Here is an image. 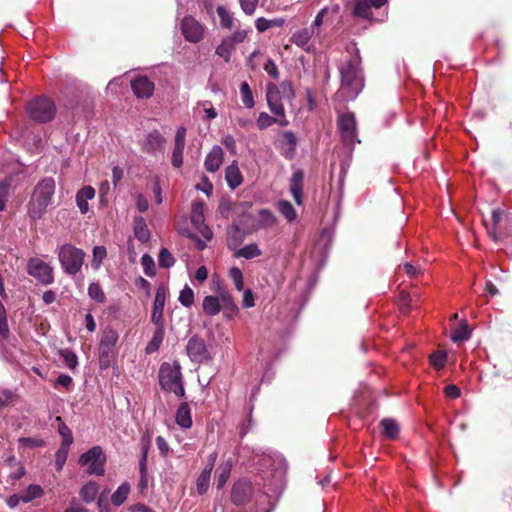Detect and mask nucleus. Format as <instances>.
Wrapping results in <instances>:
<instances>
[{"mask_svg":"<svg viewBox=\"0 0 512 512\" xmlns=\"http://www.w3.org/2000/svg\"><path fill=\"white\" fill-rule=\"evenodd\" d=\"M231 502L235 506H245L253 502L255 512H270L269 496L262 491H255L252 482L246 478L235 481L230 493Z\"/></svg>","mask_w":512,"mask_h":512,"instance_id":"f257e3e1","label":"nucleus"},{"mask_svg":"<svg viewBox=\"0 0 512 512\" xmlns=\"http://www.w3.org/2000/svg\"><path fill=\"white\" fill-rule=\"evenodd\" d=\"M56 184L52 177L41 179L33 189L27 204V214L33 220H38L46 213L53 202Z\"/></svg>","mask_w":512,"mask_h":512,"instance_id":"f03ea898","label":"nucleus"},{"mask_svg":"<svg viewBox=\"0 0 512 512\" xmlns=\"http://www.w3.org/2000/svg\"><path fill=\"white\" fill-rule=\"evenodd\" d=\"M359 64L357 59H350L339 68L341 87L338 93L343 94L346 99H355L364 87V78Z\"/></svg>","mask_w":512,"mask_h":512,"instance_id":"7ed1b4c3","label":"nucleus"},{"mask_svg":"<svg viewBox=\"0 0 512 512\" xmlns=\"http://www.w3.org/2000/svg\"><path fill=\"white\" fill-rule=\"evenodd\" d=\"M266 100L270 111L276 116L272 117L266 112H261L257 118V127L265 130L273 124L277 123L282 127L289 124L286 118L283 103L279 102V93L275 83H268L266 86Z\"/></svg>","mask_w":512,"mask_h":512,"instance_id":"20e7f679","label":"nucleus"},{"mask_svg":"<svg viewBox=\"0 0 512 512\" xmlns=\"http://www.w3.org/2000/svg\"><path fill=\"white\" fill-rule=\"evenodd\" d=\"M158 378L162 390L173 392L178 398H185L181 365L177 361L162 363L159 368Z\"/></svg>","mask_w":512,"mask_h":512,"instance_id":"39448f33","label":"nucleus"},{"mask_svg":"<svg viewBox=\"0 0 512 512\" xmlns=\"http://www.w3.org/2000/svg\"><path fill=\"white\" fill-rule=\"evenodd\" d=\"M56 111L55 103L46 96H38L30 100L26 105V112L29 118L41 124L52 121Z\"/></svg>","mask_w":512,"mask_h":512,"instance_id":"423d86ee","label":"nucleus"},{"mask_svg":"<svg viewBox=\"0 0 512 512\" xmlns=\"http://www.w3.org/2000/svg\"><path fill=\"white\" fill-rule=\"evenodd\" d=\"M85 252L72 244H63L58 249V259L65 273L76 275L82 268Z\"/></svg>","mask_w":512,"mask_h":512,"instance_id":"0eeeda50","label":"nucleus"},{"mask_svg":"<svg viewBox=\"0 0 512 512\" xmlns=\"http://www.w3.org/2000/svg\"><path fill=\"white\" fill-rule=\"evenodd\" d=\"M119 340L118 332L113 328L103 331L99 343V361L102 369L108 368L118 354L116 344Z\"/></svg>","mask_w":512,"mask_h":512,"instance_id":"6e6552de","label":"nucleus"},{"mask_svg":"<svg viewBox=\"0 0 512 512\" xmlns=\"http://www.w3.org/2000/svg\"><path fill=\"white\" fill-rule=\"evenodd\" d=\"M27 273L45 286L51 285L55 280L54 268L37 257L28 260Z\"/></svg>","mask_w":512,"mask_h":512,"instance_id":"1a4fd4ad","label":"nucleus"},{"mask_svg":"<svg viewBox=\"0 0 512 512\" xmlns=\"http://www.w3.org/2000/svg\"><path fill=\"white\" fill-rule=\"evenodd\" d=\"M105 462L106 457L103 455V450L100 446L90 448L79 458V464L82 466H88V473L97 476H102L104 474Z\"/></svg>","mask_w":512,"mask_h":512,"instance_id":"9d476101","label":"nucleus"},{"mask_svg":"<svg viewBox=\"0 0 512 512\" xmlns=\"http://www.w3.org/2000/svg\"><path fill=\"white\" fill-rule=\"evenodd\" d=\"M337 124L342 141L345 144H353L356 140V119L354 114L347 112L340 115Z\"/></svg>","mask_w":512,"mask_h":512,"instance_id":"9b49d317","label":"nucleus"},{"mask_svg":"<svg viewBox=\"0 0 512 512\" xmlns=\"http://www.w3.org/2000/svg\"><path fill=\"white\" fill-rule=\"evenodd\" d=\"M186 351L193 362L201 363L210 358L205 341L197 335L192 336L188 340Z\"/></svg>","mask_w":512,"mask_h":512,"instance_id":"f8f14e48","label":"nucleus"},{"mask_svg":"<svg viewBox=\"0 0 512 512\" xmlns=\"http://www.w3.org/2000/svg\"><path fill=\"white\" fill-rule=\"evenodd\" d=\"M181 30L183 36L189 42L198 43L203 38V26L191 16L184 17L181 22Z\"/></svg>","mask_w":512,"mask_h":512,"instance_id":"ddd939ff","label":"nucleus"},{"mask_svg":"<svg viewBox=\"0 0 512 512\" xmlns=\"http://www.w3.org/2000/svg\"><path fill=\"white\" fill-rule=\"evenodd\" d=\"M165 143L166 139L163 135L159 131L153 130L146 135L141 144V150L150 155H155L157 152L163 154Z\"/></svg>","mask_w":512,"mask_h":512,"instance_id":"4468645a","label":"nucleus"},{"mask_svg":"<svg viewBox=\"0 0 512 512\" xmlns=\"http://www.w3.org/2000/svg\"><path fill=\"white\" fill-rule=\"evenodd\" d=\"M167 297L166 287L161 284L158 286L151 314V322L153 324H164V306Z\"/></svg>","mask_w":512,"mask_h":512,"instance_id":"2eb2a0df","label":"nucleus"},{"mask_svg":"<svg viewBox=\"0 0 512 512\" xmlns=\"http://www.w3.org/2000/svg\"><path fill=\"white\" fill-rule=\"evenodd\" d=\"M130 85L138 99H149L153 96L155 85L147 76L135 77Z\"/></svg>","mask_w":512,"mask_h":512,"instance_id":"dca6fc26","label":"nucleus"},{"mask_svg":"<svg viewBox=\"0 0 512 512\" xmlns=\"http://www.w3.org/2000/svg\"><path fill=\"white\" fill-rule=\"evenodd\" d=\"M304 177L305 174L302 169H295L289 180V191L293 200L299 206L303 204Z\"/></svg>","mask_w":512,"mask_h":512,"instance_id":"f3484780","label":"nucleus"},{"mask_svg":"<svg viewBox=\"0 0 512 512\" xmlns=\"http://www.w3.org/2000/svg\"><path fill=\"white\" fill-rule=\"evenodd\" d=\"M186 129L179 127L175 135V145L172 152L171 163L173 167L180 168L183 165V151L185 147Z\"/></svg>","mask_w":512,"mask_h":512,"instance_id":"a211bd4d","label":"nucleus"},{"mask_svg":"<svg viewBox=\"0 0 512 512\" xmlns=\"http://www.w3.org/2000/svg\"><path fill=\"white\" fill-rule=\"evenodd\" d=\"M296 146L297 138L295 134L292 131H284L279 146L281 155L287 160H292L296 154Z\"/></svg>","mask_w":512,"mask_h":512,"instance_id":"6ab92c4d","label":"nucleus"},{"mask_svg":"<svg viewBox=\"0 0 512 512\" xmlns=\"http://www.w3.org/2000/svg\"><path fill=\"white\" fill-rule=\"evenodd\" d=\"M224 152L218 145L214 146L204 161L206 171L210 173L216 172L223 163Z\"/></svg>","mask_w":512,"mask_h":512,"instance_id":"aec40b11","label":"nucleus"},{"mask_svg":"<svg viewBox=\"0 0 512 512\" xmlns=\"http://www.w3.org/2000/svg\"><path fill=\"white\" fill-rule=\"evenodd\" d=\"M95 197V189L92 186H85L81 188L76 194V204L82 214H87L89 211L88 200Z\"/></svg>","mask_w":512,"mask_h":512,"instance_id":"412c9836","label":"nucleus"},{"mask_svg":"<svg viewBox=\"0 0 512 512\" xmlns=\"http://www.w3.org/2000/svg\"><path fill=\"white\" fill-rule=\"evenodd\" d=\"M225 179H226L228 186L231 189H236L238 186H240L242 184L243 176L239 170V167H238L236 161H233L232 164H230L225 169Z\"/></svg>","mask_w":512,"mask_h":512,"instance_id":"4be33fe9","label":"nucleus"},{"mask_svg":"<svg viewBox=\"0 0 512 512\" xmlns=\"http://www.w3.org/2000/svg\"><path fill=\"white\" fill-rule=\"evenodd\" d=\"M176 423L185 429H188L192 426V416L191 409L187 402H182L176 412Z\"/></svg>","mask_w":512,"mask_h":512,"instance_id":"5701e85b","label":"nucleus"},{"mask_svg":"<svg viewBox=\"0 0 512 512\" xmlns=\"http://www.w3.org/2000/svg\"><path fill=\"white\" fill-rule=\"evenodd\" d=\"M156 326V329L153 333L152 339L147 344L146 352L147 353H153L156 352L159 347L161 346L164 335H165V326L164 324H154Z\"/></svg>","mask_w":512,"mask_h":512,"instance_id":"b1692460","label":"nucleus"},{"mask_svg":"<svg viewBox=\"0 0 512 512\" xmlns=\"http://www.w3.org/2000/svg\"><path fill=\"white\" fill-rule=\"evenodd\" d=\"M383 435L390 439L395 440L399 436L400 427L398 423L392 418H385L380 422Z\"/></svg>","mask_w":512,"mask_h":512,"instance_id":"393cba45","label":"nucleus"},{"mask_svg":"<svg viewBox=\"0 0 512 512\" xmlns=\"http://www.w3.org/2000/svg\"><path fill=\"white\" fill-rule=\"evenodd\" d=\"M135 237L142 243L150 238V232L142 216H135L133 220Z\"/></svg>","mask_w":512,"mask_h":512,"instance_id":"a878e982","label":"nucleus"},{"mask_svg":"<svg viewBox=\"0 0 512 512\" xmlns=\"http://www.w3.org/2000/svg\"><path fill=\"white\" fill-rule=\"evenodd\" d=\"M313 32L314 31L312 27L298 30L292 35L291 42H293L298 47L304 48L306 51H308L309 49L306 48V46L308 45Z\"/></svg>","mask_w":512,"mask_h":512,"instance_id":"bb28decb","label":"nucleus"},{"mask_svg":"<svg viewBox=\"0 0 512 512\" xmlns=\"http://www.w3.org/2000/svg\"><path fill=\"white\" fill-rule=\"evenodd\" d=\"M213 470V463H209L200 473V475L197 478L196 486H197V492L202 495L206 493V491L209 488L210 484V477Z\"/></svg>","mask_w":512,"mask_h":512,"instance_id":"cd10ccee","label":"nucleus"},{"mask_svg":"<svg viewBox=\"0 0 512 512\" xmlns=\"http://www.w3.org/2000/svg\"><path fill=\"white\" fill-rule=\"evenodd\" d=\"M203 311L208 316H214L221 311L220 296H206L202 303Z\"/></svg>","mask_w":512,"mask_h":512,"instance_id":"c85d7f7f","label":"nucleus"},{"mask_svg":"<svg viewBox=\"0 0 512 512\" xmlns=\"http://www.w3.org/2000/svg\"><path fill=\"white\" fill-rule=\"evenodd\" d=\"M232 465L229 462L222 463L215 472V481L218 489H222L231 474Z\"/></svg>","mask_w":512,"mask_h":512,"instance_id":"c756f323","label":"nucleus"},{"mask_svg":"<svg viewBox=\"0 0 512 512\" xmlns=\"http://www.w3.org/2000/svg\"><path fill=\"white\" fill-rule=\"evenodd\" d=\"M204 203L201 201H194L192 203L191 208V223L196 227L199 228L203 225L205 218H204Z\"/></svg>","mask_w":512,"mask_h":512,"instance_id":"7c9ffc66","label":"nucleus"},{"mask_svg":"<svg viewBox=\"0 0 512 512\" xmlns=\"http://www.w3.org/2000/svg\"><path fill=\"white\" fill-rule=\"evenodd\" d=\"M141 444V458L139 461V470H145V466L147 465V457H148V451L151 446V434L149 431H146L140 439Z\"/></svg>","mask_w":512,"mask_h":512,"instance_id":"2f4dec72","label":"nucleus"},{"mask_svg":"<svg viewBox=\"0 0 512 512\" xmlns=\"http://www.w3.org/2000/svg\"><path fill=\"white\" fill-rule=\"evenodd\" d=\"M258 228L268 229L276 225L277 218L269 209H261L258 213Z\"/></svg>","mask_w":512,"mask_h":512,"instance_id":"473e14b6","label":"nucleus"},{"mask_svg":"<svg viewBox=\"0 0 512 512\" xmlns=\"http://www.w3.org/2000/svg\"><path fill=\"white\" fill-rule=\"evenodd\" d=\"M262 255V251L259 249L258 245L256 243H251L243 248L237 250L234 253V257L236 258H245V259H253L255 257H259Z\"/></svg>","mask_w":512,"mask_h":512,"instance_id":"72a5a7b5","label":"nucleus"},{"mask_svg":"<svg viewBox=\"0 0 512 512\" xmlns=\"http://www.w3.org/2000/svg\"><path fill=\"white\" fill-rule=\"evenodd\" d=\"M221 309L226 312L228 317L235 315L238 312V307L234 303L233 297L228 292L220 294Z\"/></svg>","mask_w":512,"mask_h":512,"instance_id":"f704fd0d","label":"nucleus"},{"mask_svg":"<svg viewBox=\"0 0 512 512\" xmlns=\"http://www.w3.org/2000/svg\"><path fill=\"white\" fill-rule=\"evenodd\" d=\"M98 484L96 482L86 483L80 490V496L86 503H91L95 500L98 494Z\"/></svg>","mask_w":512,"mask_h":512,"instance_id":"c9c22d12","label":"nucleus"},{"mask_svg":"<svg viewBox=\"0 0 512 512\" xmlns=\"http://www.w3.org/2000/svg\"><path fill=\"white\" fill-rule=\"evenodd\" d=\"M285 23L283 18H275L268 20L264 17L257 18L255 21V27L259 32H265L272 27H282Z\"/></svg>","mask_w":512,"mask_h":512,"instance_id":"e433bc0d","label":"nucleus"},{"mask_svg":"<svg viewBox=\"0 0 512 512\" xmlns=\"http://www.w3.org/2000/svg\"><path fill=\"white\" fill-rule=\"evenodd\" d=\"M277 209L288 222H292L297 218V212L288 200H280L277 203Z\"/></svg>","mask_w":512,"mask_h":512,"instance_id":"4c0bfd02","label":"nucleus"},{"mask_svg":"<svg viewBox=\"0 0 512 512\" xmlns=\"http://www.w3.org/2000/svg\"><path fill=\"white\" fill-rule=\"evenodd\" d=\"M19 399V395L12 390L3 389L0 391V411H2L6 407L14 406L17 400Z\"/></svg>","mask_w":512,"mask_h":512,"instance_id":"58836bf2","label":"nucleus"},{"mask_svg":"<svg viewBox=\"0 0 512 512\" xmlns=\"http://www.w3.org/2000/svg\"><path fill=\"white\" fill-rule=\"evenodd\" d=\"M279 93V102L282 100L292 101L295 97V92L290 81H283L280 85H276Z\"/></svg>","mask_w":512,"mask_h":512,"instance_id":"ea45409f","label":"nucleus"},{"mask_svg":"<svg viewBox=\"0 0 512 512\" xmlns=\"http://www.w3.org/2000/svg\"><path fill=\"white\" fill-rule=\"evenodd\" d=\"M354 15L364 19L371 18L372 11L367 0H355Z\"/></svg>","mask_w":512,"mask_h":512,"instance_id":"a19ab883","label":"nucleus"},{"mask_svg":"<svg viewBox=\"0 0 512 512\" xmlns=\"http://www.w3.org/2000/svg\"><path fill=\"white\" fill-rule=\"evenodd\" d=\"M429 362L436 370H441L447 362V353L443 350H436L429 356Z\"/></svg>","mask_w":512,"mask_h":512,"instance_id":"79ce46f5","label":"nucleus"},{"mask_svg":"<svg viewBox=\"0 0 512 512\" xmlns=\"http://www.w3.org/2000/svg\"><path fill=\"white\" fill-rule=\"evenodd\" d=\"M217 14L220 18V23L223 28L231 29L234 24L233 13L228 11L224 6L219 5L216 9Z\"/></svg>","mask_w":512,"mask_h":512,"instance_id":"37998d69","label":"nucleus"},{"mask_svg":"<svg viewBox=\"0 0 512 512\" xmlns=\"http://www.w3.org/2000/svg\"><path fill=\"white\" fill-rule=\"evenodd\" d=\"M235 50V47L227 40L224 39L222 42L217 46L215 53L223 58L226 63L230 62L232 52Z\"/></svg>","mask_w":512,"mask_h":512,"instance_id":"c03bdc74","label":"nucleus"},{"mask_svg":"<svg viewBox=\"0 0 512 512\" xmlns=\"http://www.w3.org/2000/svg\"><path fill=\"white\" fill-rule=\"evenodd\" d=\"M130 486L128 484L120 485L111 496V501L115 506L122 505L128 497Z\"/></svg>","mask_w":512,"mask_h":512,"instance_id":"a18cd8bd","label":"nucleus"},{"mask_svg":"<svg viewBox=\"0 0 512 512\" xmlns=\"http://www.w3.org/2000/svg\"><path fill=\"white\" fill-rule=\"evenodd\" d=\"M240 94L242 103L246 108H253L255 105L252 90L247 82H242L240 85Z\"/></svg>","mask_w":512,"mask_h":512,"instance_id":"49530a36","label":"nucleus"},{"mask_svg":"<svg viewBox=\"0 0 512 512\" xmlns=\"http://www.w3.org/2000/svg\"><path fill=\"white\" fill-rule=\"evenodd\" d=\"M58 422V432L63 438L62 444L71 445L73 443V434L71 429L64 423L60 416L55 419Z\"/></svg>","mask_w":512,"mask_h":512,"instance_id":"de8ad7c7","label":"nucleus"},{"mask_svg":"<svg viewBox=\"0 0 512 512\" xmlns=\"http://www.w3.org/2000/svg\"><path fill=\"white\" fill-rule=\"evenodd\" d=\"M471 336V332L469 330V327L466 323V321H464L460 327L456 328L452 334H451V340L453 342H462V341H466L470 338Z\"/></svg>","mask_w":512,"mask_h":512,"instance_id":"09e8293b","label":"nucleus"},{"mask_svg":"<svg viewBox=\"0 0 512 512\" xmlns=\"http://www.w3.org/2000/svg\"><path fill=\"white\" fill-rule=\"evenodd\" d=\"M43 494V489L39 485H29L28 488L21 493L22 495V502L28 503L36 498L41 497Z\"/></svg>","mask_w":512,"mask_h":512,"instance_id":"8fccbe9b","label":"nucleus"},{"mask_svg":"<svg viewBox=\"0 0 512 512\" xmlns=\"http://www.w3.org/2000/svg\"><path fill=\"white\" fill-rule=\"evenodd\" d=\"M158 263L162 268H170L175 264V258L167 248H162L158 255Z\"/></svg>","mask_w":512,"mask_h":512,"instance_id":"3c124183","label":"nucleus"},{"mask_svg":"<svg viewBox=\"0 0 512 512\" xmlns=\"http://www.w3.org/2000/svg\"><path fill=\"white\" fill-rule=\"evenodd\" d=\"M88 295L98 303H103L106 299L105 293L99 283H91L89 285Z\"/></svg>","mask_w":512,"mask_h":512,"instance_id":"603ef678","label":"nucleus"},{"mask_svg":"<svg viewBox=\"0 0 512 512\" xmlns=\"http://www.w3.org/2000/svg\"><path fill=\"white\" fill-rule=\"evenodd\" d=\"M179 301L183 306L187 308L191 307L194 303V292L192 288H190L188 285H185V287L180 292Z\"/></svg>","mask_w":512,"mask_h":512,"instance_id":"864d4df0","label":"nucleus"},{"mask_svg":"<svg viewBox=\"0 0 512 512\" xmlns=\"http://www.w3.org/2000/svg\"><path fill=\"white\" fill-rule=\"evenodd\" d=\"M93 259H92V266L95 269H98L100 265L102 264L103 260L107 256V250L104 246H95L93 248Z\"/></svg>","mask_w":512,"mask_h":512,"instance_id":"5fc2aeb1","label":"nucleus"},{"mask_svg":"<svg viewBox=\"0 0 512 512\" xmlns=\"http://www.w3.org/2000/svg\"><path fill=\"white\" fill-rule=\"evenodd\" d=\"M412 297L409 292L402 290L399 293L398 303L400 311L404 314H408L410 311Z\"/></svg>","mask_w":512,"mask_h":512,"instance_id":"6e6d98bb","label":"nucleus"},{"mask_svg":"<svg viewBox=\"0 0 512 512\" xmlns=\"http://www.w3.org/2000/svg\"><path fill=\"white\" fill-rule=\"evenodd\" d=\"M18 442L23 447L29 449L43 447L45 445L44 440L40 437H21Z\"/></svg>","mask_w":512,"mask_h":512,"instance_id":"4d7b16f0","label":"nucleus"},{"mask_svg":"<svg viewBox=\"0 0 512 512\" xmlns=\"http://www.w3.org/2000/svg\"><path fill=\"white\" fill-rule=\"evenodd\" d=\"M141 264H142L144 273L148 277L155 276V274H156L155 263H154L153 258L150 255L144 254L141 258Z\"/></svg>","mask_w":512,"mask_h":512,"instance_id":"13d9d810","label":"nucleus"},{"mask_svg":"<svg viewBox=\"0 0 512 512\" xmlns=\"http://www.w3.org/2000/svg\"><path fill=\"white\" fill-rule=\"evenodd\" d=\"M70 445L67 444H61V447L58 449V451L55 454V463L58 468V470H61L64 463L66 462L68 451H69Z\"/></svg>","mask_w":512,"mask_h":512,"instance_id":"bf43d9fd","label":"nucleus"},{"mask_svg":"<svg viewBox=\"0 0 512 512\" xmlns=\"http://www.w3.org/2000/svg\"><path fill=\"white\" fill-rule=\"evenodd\" d=\"M229 275L234 282V285L238 291H242L244 288L243 274L237 267H232L229 270Z\"/></svg>","mask_w":512,"mask_h":512,"instance_id":"052dcab7","label":"nucleus"},{"mask_svg":"<svg viewBox=\"0 0 512 512\" xmlns=\"http://www.w3.org/2000/svg\"><path fill=\"white\" fill-rule=\"evenodd\" d=\"M60 355L63 357L65 364L70 368L74 369L77 366V356L74 352L64 349L60 350Z\"/></svg>","mask_w":512,"mask_h":512,"instance_id":"680f3d73","label":"nucleus"},{"mask_svg":"<svg viewBox=\"0 0 512 512\" xmlns=\"http://www.w3.org/2000/svg\"><path fill=\"white\" fill-rule=\"evenodd\" d=\"M230 240H234L235 244H240L244 239V233L240 229L239 225L233 223L231 226V230L229 231Z\"/></svg>","mask_w":512,"mask_h":512,"instance_id":"e2e57ef3","label":"nucleus"},{"mask_svg":"<svg viewBox=\"0 0 512 512\" xmlns=\"http://www.w3.org/2000/svg\"><path fill=\"white\" fill-rule=\"evenodd\" d=\"M264 70L265 72L274 80L279 79V70L277 68V65L272 59H268L264 64Z\"/></svg>","mask_w":512,"mask_h":512,"instance_id":"0e129e2a","label":"nucleus"},{"mask_svg":"<svg viewBox=\"0 0 512 512\" xmlns=\"http://www.w3.org/2000/svg\"><path fill=\"white\" fill-rule=\"evenodd\" d=\"M259 0H239L240 6L246 15H252L257 7Z\"/></svg>","mask_w":512,"mask_h":512,"instance_id":"69168bd1","label":"nucleus"},{"mask_svg":"<svg viewBox=\"0 0 512 512\" xmlns=\"http://www.w3.org/2000/svg\"><path fill=\"white\" fill-rule=\"evenodd\" d=\"M248 35L246 30L235 31L230 37L226 38L234 47L236 44L244 42Z\"/></svg>","mask_w":512,"mask_h":512,"instance_id":"338daca9","label":"nucleus"},{"mask_svg":"<svg viewBox=\"0 0 512 512\" xmlns=\"http://www.w3.org/2000/svg\"><path fill=\"white\" fill-rule=\"evenodd\" d=\"M11 187V181L9 179H4L0 182V199L8 201L9 192Z\"/></svg>","mask_w":512,"mask_h":512,"instance_id":"774afa93","label":"nucleus"}]
</instances>
